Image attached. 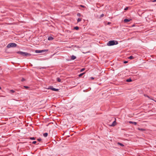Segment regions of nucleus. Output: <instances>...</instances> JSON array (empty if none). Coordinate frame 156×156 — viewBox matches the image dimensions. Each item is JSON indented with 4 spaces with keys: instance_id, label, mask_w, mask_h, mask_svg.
I'll list each match as a JSON object with an SVG mask.
<instances>
[{
    "instance_id": "nucleus-1",
    "label": "nucleus",
    "mask_w": 156,
    "mask_h": 156,
    "mask_svg": "<svg viewBox=\"0 0 156 156\" xmlns=\"http://www.w3.org/2000/svg\"><path fill=\"white\" fill-rule=\"evenodd\" d=\"M17 53L19 54L22 55L23 56H29L31 55V54L29 53L21 51H18L17 52Z\"/></svg>"
},
{
    "instance_id": "nucleus-2",
    "label": "nucleus",
    "mask_w": 156,
    "mask_h": 156,
    "mask_svg": "<svg viewBox=\"0 0 156 156\" xmlns=\"http://www.w3.org/2000/svg\"><path fill=\"white\" fill-rule=\"evenodd\" d=\"M118 43L115 41H109L107 44V45L108 46L113 45L117 44Z\"/></svg>"
},
{
    "instance_id": "nucleus-3",
    "label": "nucleus",
    "mask_w": 156,
    "mask_h": 156,
    "mask_svg": "<svg viewBox=\"0 0 156 156\" xmlns=\"http://www.w3.org/2000/svg\"><path fill=\"white\" fill-rule=\"evenodd\" d=\"M16 44L13 43H11L9 44L6 47L9 48L12 47H15L17 46Z\"/></svg>"
},
{
    "instance_id": "nucleus-4",
    "label": "nucleus",
    "mask_w": 156,
    "mask_h": 156,
    "mask_svg": "<svg viewBox=\"0 0 156 156\" xmlns=\"http://www.w3.org/2000/svg\"><path fill=\"white\" fill-rule=\"evenodd\" d=\"M48 51V49H45L42 50H36L35 51V52L37 53H39L44 52L46 51Z\"/></svg>"
},
{
    "instance_id": "nucleus-5",
    "label": "nucleus",
    "mask_w": 156,
    "mask_h": 156,
    "mask_svg": "<svg viewBox=\"0 0 156 156\" xmlns=\"http://www.w3.org/2000/svg\"><path fill=\"white\" fill-rule=\"evenodd\" d=\"M48 89H50L53 91H57L58 90V89L54 88L52 86H50L48 88Z\"/></svg>"
},
{
    "instance_id": "nucleus-6",
    "label": "nucleus",
    "mask_w": 156,
    "mask_h": 156,
    "mask_svg": "<svg viewBox=\"0 0 156 156\" xmlns=\"http://www.w3.org/2000/svg\"><path fill=\"white\" fill-rule=\"evenodd\" d=\"M131 20V19H125L124 20V21L125 23H127L128 22H129Z\"/></svg>"
},
{
    "instance_id": "nucleus-7",
    "label": "nucleus",
    "mask_w": 156,
    "mask_h": 156,
    "mask_svg": "<svg viewBox=\"0 0 156 156\" xmlns=\"http://www.w3.org/2000/svg\"><path fill=\"white\" fill-rule=\"evenodd\" d=\"M54 39V38L51 36H49L48 37V40L49 41H51Z\"/></svg>"
},
{
    "instance_id": "nucleus-8",
    "label": "nucleus",
    "mask_w": 156,
    "mask_h": 156,
    "mask_svg": "<svg viewBox=\"0 0 156 156\" xmlns=\"http://www.w3.org/2000/svg\"><path fill=\"white\" fill-rule=\"evenodd\" d=\"M129 122L130 124H133L135 125H136V124H137V123L135 122L130 121Z\"/></svg>"
},
{
    "instance_id": "nucleus-9",
    "label": "nucleus",
    "mask_w": 156,
    "mask_h": 156,
    "mask_svg": "<svg viewBox=\"0 0 156 156\" xmlns=\"http://www.w3.org/2000/svg\"><path fill=\"white\" fill-rule=\"evenodd\" d=\"M116 125V122L115 121L113 122V123H112V124L111 125V126H115Z\"/></svg>"
},
{
    "instance_id": "nucleus-10",
    "label": "nucleus",
    "mask_w": 156,
    "mask_h": 156,
    "mask_svg": "<svg viewBox=\"0 0 156 156\" xmlns=\"http://www.w3.org/2000/svg\"><path fill=\"white\" fill-rule=\"evenodd\" d=\"M76 57L74 55H72L71 57V60H74L76 58Z\"/></svg>"
},
{
    "instance_id": "nucleus-11",
    "label": "nucleus",
    "mask_w": 156,
    "mask_h": 156,
    "mask_svg": "<svg viewBox=\"0 0 156 156\" xmlns=\"http://www.w3.org/2000/svg\"><path fill=\"white\" fill-rule=\"evenodd\" d=\"M57 80L59 82H61V80L59 77H57Z\"/></svg>"
},
{
    "instance_id": "nucleus-12",
    "label": "nucleus",
    "mask_w": 156,
    "mask_h": 156,
    "mask_svg": "<svg viewBox=\"0 0 156 156\" xmlns=\"http://www.w3.org/2000/svg\"><path fill=\"white\" fill-rule=\"evenodd\" d=\"M138 129L139 130L141 131H144L145 130V129H144L141 128H138Z\"/></svg>"
},
{
    "instance_id": "nucleus-13",
    "label": "nucleus",
    "mask_w": 156,
    "mask_h": 156,
    "mask_svg": "<svg viewBox=\"0 0 156 156\" xmlns=\"http://www.w3.org/2000/svg\"><path fill=\"white\" fill-rule=\"evenodd\" d=\"M48 135V133H44L43 134V136L44 137H46Z\"/></svg>"
},
{
    "instance_id": "nucleus-14",
    "label": "nucleus",
    "mask_w": 156,
    "mask_h": 156,
    "mask_svg": "<svg viewBox=\"0 0 156 156\" xmlns=\"http://www.w3.org/2000/svg\"><path fill=\"white\" fill-rule=\"evenodd\" d=\"M117 144L118 145H120V146H122V147L124 146V145L123 144H122V143H119V142H118L117 143Z\"/></svg>"
},
{
    "instance_id": "nucleus-15",
    "label": "nucleus",
    "mask_w": 156,
    "mask_h": 156,
    "mask_svg": "<svg viewBox=\"0 0 156 156\" xmlns=\"http://www.w3.org/2000/svg\"><path fill=\"white\" fill-rule=\"evenodd\" d=\"M132 80L130 78H129V79H127L126 80V81L127 82H131L132 81Z\"/></svg>"
},
{
    "instance_id": "nucleus-16",
    "label": "nucleus",
    "mask_w": 156,
    "mask_h": 156,
    "mask_svg": "<svg viewBox=\"0 0 156 156\" xmlns=\"http://www.w3.org/2000/svg\"><path fill=\"white\" fill-rule=\"evenodd\" d=\"M79 29V27L77 26L75 27H74L73 28V29H75V30H78Z\"/></svg>"
},
{
    "instance_id": "nucleus-17",
    "label": "nucleus",
    "mask_w": 156,
    "mask_h": 156,
    "mask_svg": "<svg viewBox=\"0 0 156 156\" xmlns=\"http://www.w3.org/2000/svg\"><path fill=\"white\" fill-rule=\"evenodd\" d=\"M15 92V91L13 90H10V91H9V93H14Z\"/></svg>"
},
{
    "instance_id": "nucleus-18",
    "label": "nucleus",
    "mask_w": 156,
    "mask_h": 156,
    "mask_svg": "<svg viewBox=\"0 0 156 156\" xmlns=\"http://www.w3.org/2000/svg\"><path fill=\"white\" fill-rule=\"evenodd\" d=\"M84 73H81V74H80L79 75V77H81Z\"/></svg>"
},
{
    "instance_id": "nucleus-19",
    "label": "nucleus",
    "mask_w": 156,
    "mask_h": 156,
    "mask_svg": "<svg viewBox=\"0 0 156 156\" xmlns=\"http://www.w3.org/2000/svg\"><path fill=\"white\" fill-rule=\"evenodd\" d=\"M128 58H129V59H132L133 58H134V57H133V56L131 55V56H130Z\"/></svg>"
},
{
    "instance_id": "nucleus-20",
    "label": "nucleus",
    "mask_w": 156,
    "mask_h": 156,
    "mask_svg": "<svg viewBox=\"0 0 156 156\" xmlns=\"http://www.w3.org/2000/svg\"><path fill=\"white\" fill-rule=\"evenodd\" d=\"M81 19L80 18H79L77 20V22L78 23L80 22L81 21Z\"/></svg>"
},
{
    "instance_id": "nucleus-21",
    "label": "nucleus",
    "mask_w": 156,
    "mask_h": 156,
    "mask_svg": "<svg viewBox=\"0 0 156 156\" xmlns=\"http://www.w3.org/2000/svg\"><path fill=\"white\" fill-rule=\"evenodd\" d=\"M30 139L31 140H35V138L34 137H30Z\"/></svg>"
},
{
    "instance_id": "nucleus-22",
    "label": "nucleus",
    "mask_w": 156,
    "mask_h": 156,
    "mask_svg": "<svg viewBox=\"0 0 156 156\" xmlns=\"http://www.w3.org/2000/svg\"><path fill=\"white\" fill-rule=\"evenodd\" d=\"M85 70V69L84 68H82V69L81 70H80V72H82L83 71H84Z\"/></svg>"
},
{
    "instance_id": "nucleus-23",
    "label": "nucleus",
    "mask_w": 156,
    "mask_h": 156,
    "mask_svg": "<svg viewBox=\"0 0 156 156\" xmlns=\"http://www.w3.org/2000/svg\"><path fill=\"white\" fill-rule=\"evenodd\" d=\"M129 7H126L124 9L125 10H127L128 9Z\"/></svg>"
},
{
    "instance_id": "nucleus-24",
    "label": "nucleus",
    "mask_w": 156,
    "mask_h": 156,
    "mask_svg": "<svg viewBox=\"0 0 156 156\" xmlns=\"http://www.w3.org/2000/svg\"><path fill=\"white\" fill-rule=\"evenodd\" d=\"M24 87H25L27 89H28L29 88V87L28 86H24Z\"/></svg>"
},
{
    "instance_id": "nucleus-25",
    "label": "nucleus",
    "mask_w": 156,
    "mask_h": 156,
    "mask_svg": "<svg viewBox=\"0 0 156 156\" xmlns=\"http://www.w3.org/2000/svg\"><path fill=\"white\" fill-rule=\"evenodd\" d=\"M37 140L39 141H41L42 140L41 139V138H38Z\"/></svg>"
},
{
    "instance_id": "nucleus-26",
    "label": "nucleus",
    "mask_w": 156,
    "mask_h": 156,
    "mask_svg": "<svg viewBox=\"0 0 156 156\" xmlns=\"http://www.w3.org/2000/svg\"><path fill=\"white\" fill-rule=\"evenodd\" d=\"M77 16H81V14L80 13H78L77 14Z\"/></svg>"
},
{
    "instance_id": "nucleus-27",
    "label": "nucleus",
    "mask_w": 156,
    "mask_h": 156,
    "mask_svg": "<svg viewBox=\"0 0 156 156\" xmlns=\"http://www.w3.org/2000/svg\"><path fill=\"white\" fill-rule=\"evenodd\" d=\"M37 142L36 141H34L32 142V144H35Z\"/></svg>"
},
{
    "instance_id": "nucleus-28",
    "label": "nucleus",
    "mask_w": 156,
    "mask_h": 156,
    "mask_svg": "<svg viewBox=\"0 0 156 156\" xmlns=\"http://www.w3.org/2000/svg\"><path fill=\"white\" fill-rule=\"evenodd\" d=\"M80 7H83V8H84L85 7V6H84V5H80Z\"/></svg>"
},
{
    "instance_id": "nucleus-29",
    "label": "nucleus",
    "mask_w": 156,
    "mask_h": 156,
    "mask_svg": "<svg viewBox=\"0 0 156 156\" xmlns=\"http://www.w3.org/2000/svg\"><path fill=\"white\" fill-rule=\"evenodd\" d=\"M90 78L91 80H94V78L93 77H91Z\"/></svg>"
},
{
    "instance_id": "nucleus-30",
    "label": "nucleus",
    "mask_w": 156,
    "mask_h": 156,
    "mask_svg": "<svg viewBox=\"0 0 156 156\" xmlns=\"http://www.w3.org/2000/svg\"><path fill=\"white\" fill-rule=\"evenodd\" d=\"M104 16V14H102L101 15V17H102Z\"/></svg>"
},
{
    "instance_id": "nucleus-31",
    "label": "nucleus",
    "mask_w": 156,
    "mask_h": 156,
    "mask_svg": "<svg viewBox=\"0 0 156 156\" xmlns=\"http://www.w3.org/2000/svg\"><path fill=\"white\" fill-rule=\"evenodd\" d=\"M24 80H25L24 79V78H22V80H21V81H24Z\"/></svg>"
},
{
    "instance_id": "nucleus-32",
    "label": "nucleus",
    "mask_w": 156,
    "mask_h": 156,
    "mask_svg": "<svg viewBox=\"0 0 156 156\" xmlns=\"http://www.w3.org/2000/svg\"><path fill=\"white\" fill-rule=\"evenodd\" d=\"M152 2H156V0H154L153 1H152Z\"/></svg>"
},
{
    "instance_id": "nucleus-33",
    "label": "nucleus",
    "mask_w": 156,
    "mask_h": 156,
    "mask_svg": "<svg viewBox=\"0 0 156 156\" xmlns=\"http://www.w3.org/2000/svg\"><path fill=\"white\" fill-rule=\"evenodd\" d=\"M127 61H125L124 62V63H127Z\"/></svg>"
},
{
    "instance_id": "nucleus-34",
    "label": "nucleus",
    "mask_w": 156,
    "mask_h": 156,
    "mask_svg": "<svg viewBox=\"0 0 156 156\" xmlns=\"http://www.w3.org/2000/svg\"><path fill=\"white\" fill-rule=\"evenodd\" d=\"M1 89V87H0V89Z\"/></svg>"
}]
</instances>
